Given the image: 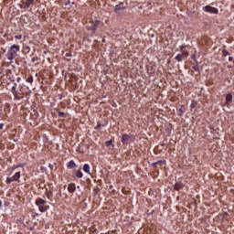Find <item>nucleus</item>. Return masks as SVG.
Returning <instances> with one entry per match:
<instances>
[{"instance_id":"nucleus-1","label":"nucleus","mask_w":234,"mask_h":234,"mask_svg":"<svg viewBox=\"0 0 234 234\" xmlns=\"http://www.w3.org/2000/svg\"><path fill=\"white\" fill-rule=\"evenodd\" d=\"M17 51H19V46H17L16 44L11 46V48L7 53V59H9L10 61H12L13 59H16V58L17 56Z\"/></svg>"},{"instance_id":"nucleus-2","label":"nucleus","mask_w":234,"mask_h":234,"mask_svg":"<svg viewBox=\"0 0 234 234\" xmlns=\"http://www.w3.org/2000/svg\"><path fill=\"white\" fill-rule=\"evenodd\" d=\"M11 90H12V93L14 94L16 100H23V98H25V92H23V90L12 89Z\"/></svg>"},{"instance_id":"nucleus-3","label":"nucleus","mask_w":234,"mask_h":234,"mask_svg":"<svg viewBox=\"0 0 234 234\" xmlns=\"http://www.w3.org/2000/svg\"><path fill=\"white\" fill-rule=\"evenodd\" d=\"M99 26H100V20H96L91 26L87 27V30H90L91 34H94L96 30H98Z\"/></svg>"},{"instance_id":"nucleus-4","label":"nucleus","mask_w":234,"mask_h":234,"mask_svg":"<svg viewBox=\"0 0 234 234\" xmlns=\"http://www.w3.org/2000/svg\"><path fill=\"white\" fill-rule=\"evenodd\" d=\"M205 12H208V14H218V9H217L211 5H206Z\"/></svg>"},{"instance_id":"nucleus-5","label":"nucleus","mask_w":234,"mask_h":234,"mask_svg":"<svg viewBox=\"0 0 234 234\" xmlns=\"http://www.w3.org/2000/svg\"><path fill=\"white\" fill-rule=\"evenodd\" d=\"M131 138H133V135L123 134L122 137V143L123 144V145H127L131 141Z\"/></svg>"},{"instance_id":"nucleus-6","label":"nucleus","mask_w":234,"mask_h":234,"mask_svg":"<svg viewBox=\"0 0 234 234\" xmlns=\"http://www.w3.org/2000/svg\"><path fill=\"white\" fill-rule=\"evenodd\" d=\"M184 187H186V185H184V183H182V182H176L174 186V189L176 191H182V189H184Z\"/></svg>"},{"instance_id":"nucleus-7","label":"nucleus","mask_w":234,"mask_h":234,"mask_svg":"<svg viewBox=\"0 0 234 234\" xmlns=\"http://www.w3.org/2000/svg\"><path fill=\"white\" fill-rule=\"evenodd\" d=\"M68 191L69 193H75V191H76V184H74V183L69 184L68 185Z\"/></svg>"},{"instance_id":"nucleus-8","label":"nucleus","mask_w":234,"mask_h":234,"mask_svg":"<svg viewBox=\"0 0 234 234\" xmlns=\"http://www.w3.org/2000/svg\"><path fill=\"white\" fill-rule=\"evenodd\" d=\"M122 5H123V3H121V4L117 5H115L114 12H115L116 14H120V11H121V10H124V9H125V7L122 6Z\"/></svg>"},{"instance_id":"nucleus-9","label":"nucleus","mask_w":234,"mask_h":234,"mask_svg":"<svg viewBox=\"0 0 234 234\" xmlns=\"http://www.w3.org/2000/svg\"><path fill=\"white\" fill-rule=\"evenodd\" d=\"M14 182L19 183V178H21V172H16L13 176H11Z\"/></svg>"},{"instance_id":"nucleus-10","label":"nucleus","mask_w":234,"mask_h":234,"mask_svg":"<svg viewBox=\"0 0 234 234\" xmlns=\"http://www.w3.org/2000/svg\"><path fill=\"white\" fill-rule=\"evenodd\" d=\"M68 169H74V167H78V165L74 162V160H71L67 165Z\"/></svg>"},{"instance_id":"nucleus-11","label":"nucleus","mask_w":234,"mask_h":234,"mask_svg":"<svg viewBox=\"0 0 234 234\" xmlns=\"http://www.w3.org/2000/svg\"><path fill=\"white\" fill-rule=\"evenodd\" d=\"M83 172L90 175V165H89V164H84Z\"/></svg>"},{"instance_id":"nucleus-12","label":"nucleus","mask_w":234,"mask_h":234,"mask_svg":"<svg viewBox=\"0 0 234 234\" xmlns=\"http://www.w3.org/2000/svg\"><path fill=\"white\" fill-rule=\"evenodd\" d=\"M45 204H47V201L43 198H38V199L36 200V205L38 206V207L42 206V205H45Z\"/></svg>"},{"instance_id":"nucleus-13","label":"nucleus","mask_w":234,"mask_h":234,"mask_svg":"<svg viewBox=\"0 0 234 234\" xmlns=\"http://www.w3.org/2000/svg\"><path fill=\"white\" fill-rule=\"evenodd\" d=\"M46 196H47V198H48V200H54V194L52 193V191H47L46 192Z\"/></svg>"},{"instance_id":"nucleus-14","label":"nucleus","mask_w":234,"mask_h":234,"mask_svg":"<svg viewBox=\"0 0 234 234\" xmlns=\"http://www.w3.org/2000/svg\"><path fill=\"white\" fill-rule=\"evenodd\" d=\"M31 5H34V0H27L24 8H30Z\"/></svg>"},{"instance_id":"nucleus-15","label":"nucleus","mask_w":234,"mask_h":234,"mask_svg":"<svg viewBox=\"0 0 234 234\" xmlns=\"http://www.w3.org/2000/svg\"><path fill=\"white\" fill-rule=\"evenodd\" d=\"M226 101L227 103H231V101H233V95H231V93L226 95Z\"/></svg>"},{"instance_id":"nucleus-16","label":"nucleus","mask_w":234,"mask_h":234,"mask_svg":"<svg viewBox=\"0 0 234 234\" xmlns=\"http://www.w3.org/2000/svg\"><path fill=\"white\" fill-rule=\"evenodd\" d=\"M198 75H200V69L198 68V61H196V65L192 68Z\"/></svg>"},{"instance_id":"nucleus-17","label":"nucleus","mask_w":234,"mask_h":234,"mask_svg":"<svg viewBox=\"0 0 234 234\" xmlns=\"http://www.w3.org/2000/svg\"><path fill=\"white\" fill-rule=\"evenodd\" d=\"M75 176L77 178H83V172H81V170H77L76 174H75Z\"/></svg>"},{"instance_id":"nucleus-18","label":"nucleus","mask_w":234,"mask_h":234,"mask_svg":"<svg viewBox=\"0 0 234 234\" xmlns=\"http://www.w3.org/2000/svg\"><path fill=\"white\" fill-rule=\"evenodd\" d=\"M38 209L41 213H45V211H47V207L45 205H38Z\"/></svg>"},{"instance_id":"nucleus-19","label":"nucleus","mask_w":234,"mask_h":234,"mask_svg":"<svg viewBox=\"0 0 234 234\" xmlns=\"http://www.w3.org/2000/svg\"><path fill=\"white\" fill-rule=\"evenodd\" d=\"M180 50H181V52H183V54L189 56V53H187V50H186V46H181Z\"/></svg>"},{"instance_id":"nucleus-20","label":"nucleus","mask_w":234,"mask_h":234,"mask_svg":"<svg viewBox=\"0 0 234 234\" xmlns=\"http://www.w3.org/2000/svg\"><path fill=\"white\" fill-rule=\"evenodd\" d=\"M58 115L59 118H67V113L63 112H58Z\"/></svg>"},{"instance_id":"nucleus-21","label":"nucleus","mask_w":234,"mask_h":234,"mask_svg":"<svg viewBox=\"0 0 234 234\" xmlns=\"http://www.w3.org/2000/svg\"><path fill=\"white\" fill-rule=\"evenodd\" d=\"M197 105H198V102L197 101H192L190 107L191 109H195L197 108Z\"/></svg>"},{"instance_id":"nucleus-22","label":"nucleus","mask_w":234,"mask_h":234,"mask_svg":"<svg viewBox=\"0 0 234 234\" xmlns=\"http://www.w3.org/2000/svg\"><path fill=\"white\" fill-rule=\"evenodd\" d=\"M72 5H74V2H70V0H66V2H65V6H69V8H70V6H72Z\"/></svg>"},{"instance_id":"nucleus-23","label":"nucleus","mask_w":234,"mask_h":234,"mask_svg":"<svg viewBox=\"0 0 234 234\" xmlns=\"http://www.w3.org/2000/svg\"><path fill=\"white\" fill-rule=\"evenodd\" d=\"M182 58H183L182 54H177L176 57V60L180 63L182 61Z\"/></svg>"},{"instance_id":"nucleus-24","label":"nucleus","mask_w":234,"mask_h":234,"mask_svg":"<svg viewBox=\"0 0 234 234\" xmlns=\"http://www.w3.org/2000/svg\"><path fill=\"white\" fill-rule=\"evenodd\" d=\"M5 182L6 184H12V182H14V179L12 177H6Z\"/></svg>"},{"instance_id":"nucleus-25","label":"nucleus","mask_w":234,"mask_h":234,"mask_svg":"<svg viewBox=\"0 0 234 234\" xmlns=\"http://www.w3.org/2000/svg\"><path fill=\"white\" fill-rule=\"evenodd\" d=\"M27 83H32L34 81V78L32 76L27 77Z\"/></svg>"},{"instance_id":"nucleus-26","label":"nucleus","mask_w":234,"mask_h":234,"mask_svg":"<svg viewBox=\"0 0 234 234\" xmlns=\"http://www.w3.org/2000/svg\"><path fill=\"white\" fill-rule=\"evenodd\" d=\"M191 59H193V61H195V63H197V61H198V60H197V54H193L191 56Z\"/></svg>"},{"instance_id":"nucleus-27","label":"nucleus","mask_w":234,"mask_h":234,"mask_svg":"<svg viewBox=\"0 0 234 234\" xmlns=\"http://www.w3.org/2000/svg\"><path fill=\"white\" fill-rule=\"evenodd\" d=\"M222 54H223V56H229V51H228V50H226V49H224L223 51H222Z\"/></svg>"},{"instance_id":"nucleus-28","label":"nucleus","mask_w":234,"mask_h":234,"mask_svg":"<svg viewBox=\"0 0 234 234\" xmlns=\"http://www.w3.org/2000/svg\"><path fill=\"white\" fill-rule=\"evenodd\" d=\"M160 162H162V161H158V162L153 163L152 164L153 167H156V165H158V163H160Z\"/></svg>"},{"instance_id":"nucleus-29","label":"nucleus","mask_w":234,"mask_h":234,"mask_svg":"<svg viewBox=\"0 0 234 234\" xmlns=\"http://www.w3.org/2000/svg\"><path fill=\"white\" fill-rule=\"evenodd\" d=\"M18 167H25V165H23V164L17 165L16 166V169H17Z\"/></svg>"},{"instance_id":"nucleus-30","label":"nucleus","mask_w":234,"mask_h":234,"mask_svg":"<svg viewBox=\"0 0 234 234\" xmlns=\"http://www.w3.org/2000/svg\"><path fill=\"white\" fill-rule=\"evenodd\" d=\"M4 127H5V123H0V131H3Z\"/></svg>"},{"instance_id":"nucleus-31","label":"nucleus","mask_w":234,"mask_h":234,"mask_svg":"<svg viewBox=\"0 0 234 234\" xmlns=\"http://www.w3.org/2000/svg\"><path fill=\"white\" fill-rule=\"evenodd\" d=\"M106 144H107L108 145H112V140L107 141Z\"/></svg>"},{"instance_id":"nucleus-32","label":"nucleus","mask_w":234,"mask_h":234,"mask_svg":"<svg viewBox=\"0 0 234 234\" xmlns=\"http://www.w3.org/2000/svg\"><path fill=\"white\" fill-rule=\"evenodd\" d=\"M15 37H16V39H21L22 36L18 35V36H16Z\"/></svg>"},{"instance_id":"nucleus-33","label":"nucleus","mask_w":234,"mask_h":234,"mask_svg":"<svg viewBox=\"0 0 234 234\" xmlns=\"http://www.w3.org/2000/svg\"><path fill=\"white\" fill-rule=\"evenodd\" d=\"M66 56H67L68 58H69L70 56H72V53L68 52V53H66Z\"/></svg>"},{"instance_id":"nucleus-34","label":"nucleus","mask_w":234,"mask_h":234,"mask_svg":"<svg viewBox=\"0 0 234 234\" xmlns=\"http://www.w3.org/2000/svg\"><path fill=\"white\" fill-rule=\"evenodd\" d=\"M179 112H180L179 115H180V114H184V110H182V108H180V109H179Z\"/></svg>"},{"instance_id":"nucleus-35","label":"nucleus","mask_w":234,"mask_h":234,"mask_svg":"<svg viewBox=\"0 0 234 234\" xmlns=\"http://www.w3.org/2000/svg\"><path fill=\"white\" fill-rule=\"evenodd\" d=\"M229 61H234L233 57H229Z\"/></svg>"},{"instance_id":"nucleus-36","label":"nucleus","mask_w":234,"mask_h":234,"mask_svg":"<svg viewBox=\"0 0 234 234\" xmlns=\"http://www.w3.org/2000/svg\"><path fill=\"white\" fill-rule=\"evenodd\" d=\"M49 168H50V169H54V165L49 164Z\"/></svg>"},{"instance_id":"nucleus-37","label":"nucleus","mask_w":234,"mask_h":234,"mask_svg":"<svg viewBox=\"0 0 234 234\" xmlns=\"http://www.w3.org/2000/svg\"><path fill=\"white\" fill-rule=\"evenodd\" d=\"M228 69H233V66L229 65V66H228Z\"/></svg>"},{"instance_id":"nucleus-38","label":"nucleus","mask_w":234,"mask_h":234,"mask_svg":"<svg viewBox=\"0 0 234 234\" xmlns=\"http://www.w3.org/2000/svg\"><path fill=\"white\" fill-rule=\"evenodd\" d=\"M32 61H33V63H34V61H36V58H32Z\"/></svg>"},{"instance_id":"nucleus-39","label":"nucleus","mask_w":234,"mask_h":234,"mask_svg":"<svg viewBox=\"0 0 234 234\" xmlns=\"http://www.w3.org/2000/svg\"><path fill=\"white\" fill-rule=\"evenodd\" d=\"M3 206V202H1V200H0V207Z\"/></svg>"},{"instance_id":"nucleus-40","label":"nucleus","mask_w":234,"mask_h":234,"mask_svg":"<svg viewBox=\"0 0 234 234\" xmlns=\"http://www.w3.org/2000/svg\"><path fill=\"white\" fill-rule=\"evenodd\" d=\"M77 189H80V186H77Z\"/></svg>"},{"instance_id":"nucleus-41","label":"nucleus","mask_w":234,"mask_h":234,"mask_svg":"<svg viewBox=\"0 0 234 234\" xmlns=\"http://www.w3.org/2000/svg\"><path fill=\"white\" fill-rule=\"evenodd\" d=\"M12 89H16V87L13 86Z\"/></svg>"},{"instance_id":"nucleus-42","label":"nucleus","mask_w":234,"mask_h":234,"mask_svg":"<svg viewBox=\"0 0 234 234\" xmlns=\"http://www.w3.org/2000/svg\"><path fill=\"white\" fill-rule=\"evenodd\" d=\"M165 164V161H163Z\"/></svg>"}]
</instances>
